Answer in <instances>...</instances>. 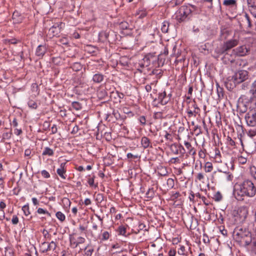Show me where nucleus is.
<instances>
[{
	"mask_svg": "<svg viewBox=\"0 0 256 256\" xmlns=\"http://www.w3.org/2000/svg\"><path fill=\"white\" fill-rule=\"evenodd\" d=\"M234 194L238 200H243L245 196L254 198L256 195V186L252 180L245 179L236 184Z\"/></svg>",
	"mask_w": 256,
	"mask_h": 256,
	"instance_id": "1",
	"label": "nucleus"
},
{
	"mask_svg": "<svg viewBox=\"0 0 256 256\" xmlns=\"http://www.w3.org/2000/svg\"><path fill=\"white\" fill-rule=\"evenodd\" d=\"M198 8L196 6L188 4L181 6L176 12V19L179 22L190 20L194 14H196Z\"/></svg>",
	"mask_w": 256,
	"mask_h": 256,
	"instance_id": "2",
	"label": "nucleus"
},
{
	"mask_svg": "<svg viewBox=\"0 0 256 256\" xmlns=\"http://www.w3.org/2000/svg\"><path fill=\"white\" fill-rule=\"evenodd\" d=\"M248 78V72L240 70L235 73L232 76H229L225 82V86L228 89H233L238 84L242 82Z\"/></svg>",
	"mask_w": 256,
	"mask_h": 256,
	"instance_id": "3",
	"label": "nucleus"
},
{
	"mask_svg": "<svg viewBox=\"0 0 256 256\" xmlns=\"http://www.w3.org/2000/svg\"><path fill=\"white\" fill-rule=\"evenodd\" d=\"M238 40L236 39H231L224 42L222 45L215 49V52L218 54H225L224 58H226L228 56L227 52L238 44Z\"/></svg>",
	"mask_w": 256,
	"mask_h": 256,
	"instance_id": "4",
	"label": "nucleus"
},
{
	"mask_svg": "<svg viewBox=\"0 0 256 256\" xmlns=\"http://www.w3.org/2000/svg\"><path fill=\"white\" fill-rule=\"evenodd\" d=\"M233 236L236 241L244 242V240H247L246 238H250L251 232L246 228H243L238 226L234 228L233 232Z\"/></svg>",
	"mask_w": 256,
	"mask_h": 256,
	"instance_id": "5",
	"label": "nucleus"
},
{
	"mask_svg": "<svg viewBox=\"0 0 256 256\" xmlns=\"http://www.w3.org/2000/svg\"><path fill=\"white\" fill-rule=\"evenodd\" d=\"M249 50L246 48V46L244 45L234 49L232 52L230 56L232 57L243 56H246ZM228 60L230 62H233L234 59V58H232L228 59Z\"/></svg>",
	"mask_w": 256,
	"mask_h": 256,
	"instance_id": "6",
	"label": "nucleus"
},
{
	"mask_svg": "<svg viewBox=\"0 0 256 256\" xmlns=\"http://www.w3.org/2000/svg\"><path fill=\"white\" fill-rule=\"evenodd\" d=\"M244 118L248 126H256V109L250 110L246 114Z\"/></svg>",
	"mask_w": 256,
	"mask_h": 256,
	"instance_id": "7",
	"label": "nucleus"
},
{
	"mask_svg": "<svg viewBox=\"0 0 256 256\" xmlns=\"http://www.w3.org/2000/svg\"><path fill=\"white\" fill-rule=\"evenodd\" d=\"M64 26V23L62 22H56L51 28H50L48 32L52 36H56L58 35Z\"/></svg>",
	"mask_w": 256,
	"mask_h": 256,
	"instance_id": "8",
	"label": "nucleus"
},
{
	"mask_svg": "<svg viewBox=\"0 0 256 256\" xmlns=\"http://www.w3.org/2000/svg\"><path fill=\"white\" fill-rule=\"evenodd\" d=\"M172 96V94H167L165 91H164L162 92H160L158 94V98H154V102H156V100L158 101V103L161 104L162 105H165L168 103V102L170 100V98Z\"/></svg>",
	"mask_w": 256,
	"mask_h": 256,
	"instance_id": "9",
	"label": "nucleus"
},
{
	"mask_svg": "<svg viewBox=\"0 0 256 256\" xmlns=\"http://www.w3.org/2000/svg\"><path fill=\"white\" fill-rule=\"evenodd\" d=\"M122 119L118 112L115 110H112V113L106 114V120L108 122H115L116 120Z\"/></svg>",
	"mask_w": 256,
	"mask_h": 256,
	"instance_id": "10",
	"label": "nucleus"
},
{
	"mask_svg": "<svg viewBox=\"0 0 256 256\" xmlns=\"http://www.w3.org/2000/svg\"><path fill=\"white\" fill-rule=\"evenodd\" d=\"M222 4L226 8L236 10L238 8L237 0H224Z\"/></svg>",
	"mask_w": 256,
	"mask_h": 256,
	"instance_id": "11",
	"label": "nucleus"
},
{
	"mask_svg": "<svg viewBox=\"0 0 256 256\" xmlns=\"http://www.w3.org/2000/svg\"><path fill=\"white\" fill-rule=\"evenodd\" d=\"M42 247L46 246V248L44 250H42V252L43 253L46 252L48 251H50L51 250H54L57 246L56 243L54 241H52L49 244H48L47 242H44L42 243Z\"/></svg>",
	"mask_w": 256,
	"mask_h": 256,
	"instance_id": "12",
	"label": "nucleus"
},
{
	"mask_svg": "<svg viewBox=\"0 0 256 256\" xmlns=\"http://www.w3.org/2000/svg\"><path fill=\"white\" fill-rule=\"evenodd\" d=\"M66 162H62L60 164V166L56 170V172L58 174L62 179L65 180L66 178Z\"/></svg>",
	"mask_w": 256,
	"mask_h": 256,
	"instance_id": "13",
	"label": "nucleus"
},
{
	"mask_svg": "<svg viewBox=\"0 0 256 256\" xmlns=\"http://www.w3.org/2000/svg\"><path fill=\"white\" fill-rule=\"evenodd\" d=\"M105 76L100 72L94 74L92 76V81L94 84H100L104 79Z\"/></svg>",
	"mask_w": 256,
	"mask_h": 256,
	"instance_id": "14",
	"label": "nucleus"
},
{
	"mask_svg": "<svg viewBox=\"0 0 256 256\" xmlns=\"http://www.w3.org/2000/svg\"><path fill=\"white\" fill-rule=\"evenodd\" d=\"M47 48L46 45L38 46L36 50V55L39 58H42L46 54Z\"/></svg>",
	"mask_w": 256,
	"mask_h": 256,
	"instance_id": "15",
	"label": "nucleus"
},
{
	"mask_svg": "<svg viewBox=\"0 0 256 256\" xmlns=\"http://www.w3.org/2000/svg\"><path fill=\"white\" fill-rule=\"evenodd\" d=\"M254 232V237L252 238L251 236L250 238H249L248 240H244V244L245 246H247L250 244H252L254 248L256 250V228H255Z\"/></svg>",
	"mask_w": 256,
	"mask_h": 256,
	"instance_id": "16",
	"label": "nucleus"
},
{
	"mask_svg": "<svg viewBox=\"0 0 256 256\" xmlns=\"http://www.w3.org/2000/svg\"><path fill=\"white\" fill-rule=\"evenodd\" d=\"M246 130V132L247 135L251 138H253L256 136V126H248Z\"/></svg>",
	"mask_w": 256,
	"mask_h": 256,
	"instance_id": "17",
	"label": "nucleus"
},
{
	"mask_svg": "<svg viewBox=\"0 0 256 256\" xmlns=\"http://www.w3.org/2000/svg\"><path fill=\"white\" fill-rule=\"evenodd\" d=\"M184 144L185 146L186 147V148H187V150H188V154H189L190 155H192V156H194V154H196V150L194 148H193L192 146L190 143L188 142L184 141Z\"/></svg>",
	"mask_w": 256,
	"mask_h": 256,
	"instance_id": "18",
	"label": "nucleus"
},
{
	"mask_svg": "<svg viewBox=\"0 0 256 256\" xmlns=\"http://www.w3.org/2000/svg\"><path fill=\"white\" fill-rule=\"evenodd\" d=\"M188 103L189 104L188 106H190V109H194V112L196 114H199L200 112V108L198 107L194 100L192 101L190 100Z\"/></svg>",
	"mask_w": 256,
	"mask_h": 256,
	"instance_id": "19",
	"label": "nucleus"
},
{
	"mask_svg": "<svg viewBox=\"0 0 256 256\" xmlns=\"http://www.w3.org/2000/svg\"><path fill=\"white\" fill-rule=\"evenodd\" d=\"M150 140L146 136H142L141 139V144L144 148H147L150 146Z\"/></svg>",
	"mask_w": 256,
	"mask_h": 256,
	"instance_id": "20",
	"label": "nucleus"
},
{
	"mask_svg": "<svg viewBox=\"0 0 256 256\" xmlns=\"http://www.w3.org/2000/svg\"><path fill=\"white\" fill-rule=\"evenodd\" d=\"M174 148L178 149L179 154H181L182 156H184L186 154V150L181 144H173L171 146V148L172 149Z\"/></svg>",
	"mask_w": 256,
	"mask_h": 256,
	"instance_id": "21",
	"label": "nucleus"
},
{
	"mask_svg": "<svg viewBox=\"0 0 256 256\" xmlns=\"http://www.w3.org/2000/svg\"><path fill=\"white\" fill-rule=\"evenodd\" d=\"M54 154V152L52 149L49 147H45L42 151V156H53Z\"/></svg>",
	"mask_w": 256,
	"mask_h": 256,
	"instance_id": "22",
	"label": "nucleus"
},
{
	"mask_svg": "<svg viewBox=\"0 0 256 256\" xmlns=\"http://www.w3.org/2000/svg\"><path fill=\"white\" fill-rule=\"evenodd\" d=\"M248 8L250 10H256V0H246Z\"/></svg>",
	"mask_w": 256,
	"mask_h": 256,
	"instance_id": "23",
	"label": "nucleus"
},
{
	"mask_svg": "<svg viewBox=\"0 0 256 256\" xmlns=\"http://www.w3.org/2000/svg\"><path fill=\"white\" fill-rule=\"evenodd\" d=\"M180 248L178 250V254L179 255L184 256H188V253L186 250V247L182 245H180Z\"/></svg>",
	"mask_w": 256,
	"mask_h": 256,
	"instance_id": "24",
	"label": "nucleus"
},
{
	"mask_svg": "<svg viewBox=\"0 0 256 256\" xmlns=\"http://www.w3.org/2000/svg\"><path fill=\"white\" fill-rule=\"evenodd\" d=\"M170 22L166 20L164 21L161 26V30L163 33H167L168 31Z\"/></svg>",
	"mask_w": 256,
	"mask_h": 256,
	"instance_id": "25",
	"label": "nucleus"
},
{
	"mask_svg": "<svg viewBox=\"0 0 256 256\" xmlns=\"http://www.w3.org/2000/svg\"><path fill=\"white\" fill-rule=\"evenodd\" d=\"M69 240L71 246H72L74 248H76L78 246V244L77 240L72 234L70 235Z\"/></svg>",
	"mask_w": 256,
	"mask_h": 256,
	"instance_id": "26",
	"label": "nucleus"
},
{
	"mask_svg": "<svg viewBox=\"0 0 256 256\" xmlns=\"http://www.w3.org/2000/svg\"><path fill=\"white\" fill-rule=\"evenodd\" d=\"M237 108L240 113H244L247 110V106L246 104L242 102H239L237 106Z\"/></svg>",
	"mask_w": 256,
	"mask_h": 256,
	"instance_id": "27",
	"label": "nucleus"
},
{
	"mask_svg": "<svg viewBox=\"0 0 256 256\" xmlns=\"http://www.w3.org/2000/svg\"><path fill=\"white\" fill-rule=\"evenodd\" d=\"M12 134L11 131L10 132H4L2 134V138L0 142H4L5 140H10L11 138Z\"/></svg>",
	"mask_w": 256,
	"mask_h": 256,
	"instance_id": "28",
	"label": "nucleus"
},
{
	"mask_svg": "<svg viewBox=\"0 0 256 256\" xmlns=\"http://www.w3.org/2000/svg\"><path fill=\"white\" fill-rule=\"evenodd\" d=\"M146 197L150 199H152L155 195V190L153 188H150L146 192Z\"/></svg>",
	"mask_w": 256,
	"mask_h": 256,
	"instance_id": "29",
	"label": "nucleus"
},
{
	"mask_svg": "<svg viewBox=\"0 0 256 256\" xmlns=\"http://www.w3.org/2000/svg\"><path fill=\"white\" fill-rule=\"evenodd\" d=\"M82 68V66L80 62H74L71 66V68L75 72L80 70Z\"/></svg>",
	"mask_w": 256,
	"mask_h": 256,
	"instance_id": "30",
	"label": "nucleus"
},
{
	"mask_svg": "<svg viewBox=\"0 0 256 256\" xmlns=\"http://www.w3.org/2000/svg\"><path fill=\"white\" fill-rule=\"evenodd\" d=\"M120 27L121 29L123 30H132V28H130V24L126 21L122 22L120 24Z\"/></svg>",
	"mask_w": 256,
	"mask_h": 256,
	"instance_id": "31",
	"label": "nucleus"
},
{
	"mask_svg": "<svg viewBox=\"0 0 256 256\" xmlns=\"http://www.w3.org/2000/svg\"><path fill=\"white\" fill-rule=\"evenodd\" d=\"M117 232L119 235L126 236V228L124 226H119Z\"/></svg>",
	"mask_w": 256,
	"mask_h": 256,
	"instance_id": "32",
	"label": "nucleus"
},
{
	"mask_svg": "<svg viewBox=\"0 0 256 256\" xmlns=\"http://www.w3.org/2000/svg\"><path fill=\"white\" fill-rule=\"evenodd\" d=\"M28 107L30 108L36 110L38 108V104L37 103L32 100H28Z\"/></svg>",
	"mask_w": 256,
	"mask_h": 256,
	"instance_id": "33",
	"label": "nucleus"
},
{
	"mask_svg": "<svg viewBox=\"0 0 256 256\" xmlns=\"http://www.w3.org/2000/svg\"><path fill=\"white\" fill-rule=\"evenodd\" d=\"M72 107L76 110H80L82 108V104L78 102H73L72 103Z\"/></svg>",
	"mask_w": 256,
	"mask_h": 256,
	"instance_id": "34",
	"label": "nucleus"
},
{
	"mask_svg": "<svg viewBox=\"0 0 256 256\" xmlns=\"http://www.w3.org/2000/svg\"><path fill=\"white\" fill-rule=\"evenodd\" d=\"M166 184L168 189L172 188L174 186V182L173 178H169L167 180Z\"/></svg>",
	"mask_w": 256,
	"mask_h": 256,
	"instance_id": "35",
	"label": "nucleus"
},
{
	"mask_svg": "<svg viewBox=\"0 0 256 256\" xmlns=\"http://www.w3.org/2000/svg\"><path fill=\"white\" fill-rule=\"evenodd\" d=\"M56 217L61 222H64L66 219L65 215L61 212H58L56 214Z\"/></svg>",
	"mask_w": 256,
	"mask_h": 256,
	"instance_id": "36",
	"label": "nucleus"
},
{
	"mask_svg": "<svg viewBox=\"0 0 256 256\" xmlns=\"http://www.w3.org/2000/svg\"><path fill=\"white\" fill-rule=\"evenodd\" d=\"M212 165L210 162H206L205 164V171L206 172H210L212 170Z\"/></svg>",
	"mask_w": 256,
	"mask_h": 256,
	"instance_id": "37",
	"label": "nucleus"
},
{
	"mask_svg": "<svg viewBox=\"0 0 256 256\" xmlns=\"http://www.w3.org/2000/svg\"><path fill=\"white\" fill-rule=\"evenodd\" d=\"M88 246H87L84 248V251H85V255L86 256H91L92 252H94V248H90L88 250Z\"/></svg>",
	"mask_w": 256,
	"mask_h": 256,
	"instance_id": "38",
	"label": "nucleus"
},
{
	"mask_svg": "<svg viewBox=\"0 0 256 256\" xmlns=\"http://www.w3.org/2000/svg\"><path fill=\"white\" fill-rule=\"evenodd\" d=\"M250 92L252 95L256 94V80L252 84Z\"/></svg>",
	"mask_w": 256,
	"mask_h": 256,
	"instance_id": "39",
	"label": "nucleus"
},
{
	"mask_svg": "<svg viewBox=\"0 0 256 256\" xmlns=\"http://www.w3.org/2000/svg\"><path fill=\"white\" fill-rule=\"evenodd\" d=\"M186 112L188 114V116L190 118L192 116H196V114H196L195 112H194V110H192L190 109V106H188V108H186Z\"/></svg>",
	"mask_w": 256,
	"mask_h": 256,
	"instance_id": "40",
	"label": "nucleus"
},
{
	"mask_svg": "<svg viewBox=\"0 0 256 256\" xmlns=\"http://www.w3.org/2000/svg\"><path fill=\"white\" fill-rule=\"evenodd\" d=\"M217 92L218 97L219 98H222L224 96V92L223 91V89L221 88H217Z\"/></svg>",
	"mask_w": 256,
	"mask_h": 256,
	"instance_id": "41",
	"label": "nucleus"
},
{
	"mask_svg": "<svg viewBox=\"0 0 256 256\" xmlns=\"http://www.w3.org/2000/svg\"><path fill=\"white\" fill-rule=\"evenodd\" d=\"M218 172H220V173L222 172L220 170H218ZM223 173L226 175V178L228 180H232V179L233 178V176L232 174H230L229 172H223Z\"/></svg>",
	"mask_w": 256,
	"mask_h": 256,
	"instance_id": "42",
	"label": "nucleus"
},
{
	"mask_svg": "<svg viewBox=\"0 0 256 256\" xmlns=\"http://www.w3.org/2000/svg\"><path fill=\"white\" fill-rule=\"evenodd\" d=\"M109 238L110 234L108 232L105 231L102 233V240H106Z\"/></svg>",
	"mask_w": 256,
	"mask_h": 256,
	"instance_id": "43",
	"label": "nucleus"
},
{
	"mask_svg": "<svg viewBox=\"0 0 256 256\" xmlns=\"http://www.w3.org/2000/svg\"><path fill=\"white\" fill-rule=\"evenodd\" d=\"M22 210H23L25 216H28L30 214L28 206H24L22 207Z\"/></svg>",
	"mask_w": 256,
	"mask_h": 256,
	"instance_id": "44",
	"label": "nucleus"
},
{
	"mask_svg": "<svg viewBox=\"0 0 256 256\" xmlns=\"http://www.w3.org/2000/svg\"><path fill=\"white\" fill-rule=\"evenodd\" d=\"M249 100L251 104L254 106L253 109H256V96L251 97Z\"/></svg>",
	"mask_w": 256,
	"mask_h": 256,
	"instance_id": "45",
	"label": "nucleus"
},
{
	"mask_svg": "<svg viewBox=\"0 0 256 256\" xmlns=\"http://www.w3.org/2000/svg\"><path fill=\"white\" fill-rule=\"evenodd\" d=\"M94 176L92 178H88V182L90 186H94V187L96 188L98 186V184H94Z\"/></svg>",
	"mask_w": 256,
	"mask_h": 256,
	"instance_id": "46",
	"label": "nucleus"
},
{
	"mask_svg": "<svg viewBox=\"0 0 256 256\" xmlns=\"http://www.w3.org/2000/svg\"><path fill=\"white\" fill-rule=\"evenodd\" d=\"M126 157L128 159H131V158L136 159V158H140V156H139L138 154H133L132 153L130 152V153L127 154Z\"/></svg>",
	"mask_w": 256,
	"mask_h": 256,
	"instance_id": "47",
	"label": "nucleus"
},
{
	"mask_svg": "<svg viewBox=\"0 0 256 256\" xmlns=\"http://www.w3.org/2000/svg\"><path fill=\"white\" fill-rule=\"evenodd\" d=\"M194 131L197 132V133L196 134V136H198L199 134L202 133L201 128H200V126L198 125H196L194 126Z\"/></svg>",
	"mask_w": 256,
	"mask_h": 256,
	"instance_id": "48",
	"label": "nucleus"
},
{
	"mask_svg": "<svg viewBox=\"0 0 256 256\" xmlns=\"http://www.w3.org/2000/svg\"><path fill=\"white\" fill-rule=\"evenodd\" d=\"M244 18H245L246 20L248 23V27L251 28L252 26V24L251 23L250 19L248 15L246 13H245V14H244Z\"/></svg>",
	"mask_w": 256,
	"mask_h": 256,
	"instance_id": "49",
	"label": "nucleus"
},
{
	"mask_svg": "<svg viewBox=\"0 0 256 256\" xmlns=\"http://www.w3.org/2000/svg\"><path fill=\"white\" fill-rule=\"evenodd\" d=\"M250 173L252 176L254 178L256 176V166H252L250 168Z\"/></svg>",
	"mask_w": 256,
	"mask_h": 256,
	"instance_id": "50",
	"label": "nucleus"
},
{
	"mask_svg": "<svg viewBox=\"0 0 256 256\" xmlns=\"http://www.w3.org/2000/svg\"><path fill=\"white\" fill-rule=\"evenodd\" d=\"M238 161L240 164H244L246 162L247 160L244 156H240L238 158Z\"/></svg>",
	"mask_w": 256,
	"mask_h": 256,
	"instance_id": "51",
	"label": "nucleus"
},
{
	"mask_svg": "<svg viewBox=\"0 0 256 256\" xmlns=\"http://www.w3.org/2000/svg\"><path fill=\"white\" fill-rule=\"evenodd\" d=\"M202 236H203L202 241L204 244H208L210 243V240H209L208 236L206 233H204L203 234Z\"/></svg>",
	"mask_w": 256,
	"mask_h": 256,
	"instance_id": "52",
	"label": "nucleus"
},
{
	"mask_svg": "<svg viewBox=\"0 0 256 256\" xmlns=\"http://www.w3.org/2000/svg\"><path fill=\"white\" fill-rule=\"evenodd\" d=\"M41 174H42V176L44 178H49L50 177V174H49V172L46 171V170H42V172H41Z\"/></svg>",
	"mask_w": 256,
	"mask_h": 256,
	"instance_id": "53",
	"label": "nucleus"
},
{
	"mask_svg": "<svg viewBox=\"0 0 256 256\" xmlns=\"http://www.w3.org/2000/svg\"><path fill=\"white\" fill-rule=\"evenodd\" d=\"M226 139H227L228 144L230 146H234L236 145L235 142L230 136H228Z\"/></svg>",
	"mask_w": 256,
	"mask_h": 256,
	"instance_id": "54",
	"label": "nucleus"
},
{
	"mask_svg": "<svg viewBox=\"0 0 256 256\" xmlns=\"http://www.w3.org/2000/svg\"><path fill=\"white\" fill-rule=\"evenodd\" d=\"M183 2V0H172L170 2L171 4H174V6H176L180 4Z\"/></svg>",
	"mask_w": 256,
	"mask_h": 256,
	"instance_id": "55",
	"label": "nucleus"
},
{
	"mask_svg": "<svg viewBox=\"0 0 256 256\" xmlns=\"http://www.w3.org/2000/svg\"><path fill=\"white\" fill-rule=\"evenodd\" d=\"M180 196V194L179 192L173 193L171 196V200H174L177 199Z\"/></svg>",
	"mask_w": 256,
	"mask_h": 256,
	"instance_id": "56",
	"label": "nucleus"
},
{
	"mask_svg": "<svg viewBox=\"0 0 256 256\" xmlns=\"http://www.w3.org/2000/svg\"><path fill=\"white\" fill-rule=\"evenodd\" d=\"M18 218L16 216L14 215L12 220V222L13 224H17L18 222Z\"/></svg>",
	"mask_w": 256,
	"mask_h": 256,
	"instance_id": "57",
	"label": "nucleus"
},
{
	"mask_svg": "<svg viewBox=\"0 0 256 256\" xmlns=\"http://www.w3.org/2000/svg\"><path fill=\"white\" fill-rule=\"evenodd\" d=\"M228 32L226 30H224L223 31H222V34H221L222 38V39H223V38L226 39V36L228 35Z\"/></svg>",
	"mask_w": 256,
	"mask_h": 256,
	"instance_id": "58",
	"label": "nucleus"
},
{
	"mask_svg": "<svg viewBox=\"0 0 256 256\" xmlns=\"http://www.w3.org/2000/svg\"><path fill=\"white\" fill-rule=\"evenodd\" d=\"M139 121H140V123L141 124H142V126L145 125L146 122L145 116H140L139 118Z\"/></svg>",
	"mask_w": 256,
	"mask_h": 256,
	"instance_id": "59",
	"label": "nucleus"
},
{
	"mask_svg": "<svg viewBox=\"0 0 256 256\" xmlns=\"http://www.w3.org/2000/svg\"><path fill=\"white\" fill-rule=\"evenodd\" d=\"M77 241H78V245H79L80 244L84 243L86 241V240L83 237L79 236L78 238Z\"/></svg>",
	"mask_w": 256,
	"mask_h": 256,
	"instance_id": "60",
	"label": "nucleus"
},
{
	"mask_svg": "<svg viewBox=\"0 0 256 256\" xmlns=\"http://www.w3.org/2000/svg\"><path fill=\"white\" fill-rule=\"evenodd\" d=\"M42 232L45 238H50V234H49L48 232L46 230L44 229L42 230Z\"/></svg>",
	"mask_w": 256,
	"mask_h": 256,
	"instance_id": "61",
	"label": "nucleus"
},
{
	"mask_svg": "<svg viewBox=\"0 0 256 256\" xmlns=\"http://www.w3.org/2000/svg\"><path fill=\"white\" fill-rule=\"evenodd\" d=\"M164 133H165V134H164L165 138L167 140H172V135L168 133L166 131H164Z\"/></svg>",
	"mask_w": 256,
	"mask_h": 256,
	"instance_id": "62",
	"label": "nucleus"
},
{
	"mask_svg": "<svg viewBox=\"0 0 256 256\" xmlns=\"http://www.w3.org/2000/svg\"><path fill=\"white\" fill-rule=\"evenodd\" d=\"M204 178V175L202 173H198L196 175V178L200 181H202Z\"/></svg>",
	"mask_w": 256,
	"mask_h": 256,
	"instance_id": "63",
	"label": "nucleus"
},
{
	"mask_svg": "<svg viewBox=\"0 0 256 256\" xmlns=\"http://www.w3.org/2000/svg\"><path fill=\"white\" fill-rule=\"evenodd\" d=\"M176 252L174 249H170L168 252V256H176Z\"/></svg>",
	"mask_w": 256,
	"mask_h": 256,
	"instance_id": "64",
	"label": "nucleus"
}]
</instances>
